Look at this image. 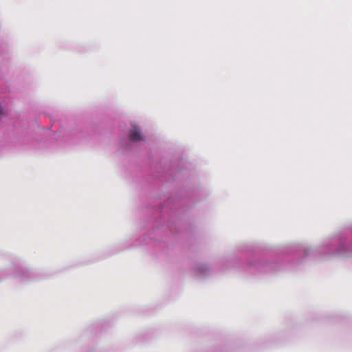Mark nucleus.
<instances>
[{"label":"nucleus","mask_w":352,"mask_h":352,"mask_svg":"<svg viewBox=\"0 0 352 352\" xmlns=\"http://www.w3.org/2000/svg\"><path fill=\"white\" fill-rule=\"evenodd\" d=\"M146 140L140 126L131 125L129 135L126 138H121L119 141L120 150L122 152L132 151L136 145H138Z\"/></svg>","instance_id":"7ed1b4c3"},{"label":"nucleus","mask_w":352,"mask_h":352,"mask_svg":"<svg viewBox=\"0 0 352 352\" xmlns=\"http://www.w3.org/2000/svg\"><path fill=\"white\" fill-rule=\"evenodd\" d=\"M0 274H1L3 278L13 276L21 281L38 278L36 273L27 266L22 258L16 257V256L11 258L10 268L1 271Z\"/></svg>","instance_id":"f03ea898"},{"label":"nucleus","mask_w":352,"mask_h":352,"mask_svg":"<svg viewBox=\"0 0 352 352\" xmlns=\"http://www.w3.org/2000/svg\"><path fill=\"white\" fill-rule=\"evenodd\" d=\"M56 134H57V135H58V138H59V137H60V136H61V130H60V129H59V130H58V133H57Z\"/></svg>","instance_id":"1a4fd4ad"},{"label":"nucleus","mask_w":352,"mask_h":352,"mask_svg":"<svg viewBox=\"0 0 352 352\" xmlns=\"http://www.w3.org/2000/svg\"><path fill=\"white\" fill-rule=\"evenodd\" d=\"M3 113V108L0 105V115Z\"/></svg>","instance_id":"9d476101"},{"label":"nucleus","mask_w":352,"mask_h":352,"mask_svg":"<svg viewBox=\"0 0 352 352\" xmlns=\"http://www.w3.org/2000/svg\"><path fill=\"white\" fill-rule=\"evenodd\" d=\"M184 161L181 160L177 165L172 166L168 168H164L163 170L158 172L157 176L161 178V181H165L167 184L175 182L188 175V169L184 166Z\"/></svg>","instance_id":"20e7f679"},{"label":"nucleus","mask_w":352,"mask_h":352,"mask_svg":"<svg viewBox=\"0 0 352 352\" xmlns=\"http://www.w3.org/2000/svg\"><path fill=\"white\" fill-rule=\"evenodd\" d=\"M1 52H2V50H1V47H0V53H1Z\"/></svg>","instance_id":"9b49d317"},{"label":"nucleus","mask_w":352,"mask_h":352,"mask_svg":"<svg viewBox=\"0 0 352 352\" xmlns=\"http://www.w3.org/2000/svg\"><path fill=\"white\" fill-rule=\"evenodd\" d=\"M67 138L72 143L76 144L83 141H87V131L73 130L69 133Z\"/></svg>","instance_id":"6e6552de"},{"label":"nucleus","mask_w":352,"mask_h":352,"mask_svg":"<svg viewBox=\"0 0 352 352\" xmlns=\"http://www.w3.org/2000/svg\"><path fill=\"white\" fill-rule=\"evenodd\" d=\"M241 256V251L240 250L230 254L227 258L220 260L219 263L220 269L224 270L235 267L239 264Z\"/></svg>","instance_id":"423d86ee"},{"label":"nucleus","mask_w":352,"mask_h":352,"mask_svg":"<svg viewBox=\"0 0 352 352\" xmlns=\"http://www.w3.org/2000/svg\"><path fill=\"white\" fill-rule=\"evenodd\" d=\"M208 195V191L200 184L187 181L185 186L175 193L168 196L167 200L160 201V206L154 211L156 221L153 230L137 239L133 245H125L120 250L132 246L147 245L152 242L179 243L189 239L192 233V226L185 219V213L195 203Z\"/></svg>","instance_id":"f257e3e1"},{"label":"nucleus","mask_w":352,"mask_h":352,"mask_svg":"<svg viewBox=\"0 0 352 352\" xmlns=\"http://www.w3.org/2000/svg\"><path fill=\"white\" fill-rule=\"evenodd\" d=\"M191 273L197 278H203L210 274V268L204 263H195L191 268Z\"/></svg>","instance_id":"0eeeda50"},{"label":"nucleus","mask_w":352,"mask_h":352,"mask_svg":"<svg viewBox=\"0 0 352 352\" xmlns=\"http://www.w3.org/2000/svg\"><path fill=\"white\" fill-rule=\"evenodd\" d=\"M16 131L17 135H17V140L24 148L36 149L39 148L37 144V139L31 131L28 129H21L19 131L16 129Z\"/></svg>","instance_id":"39448f33"}]
</instances>
